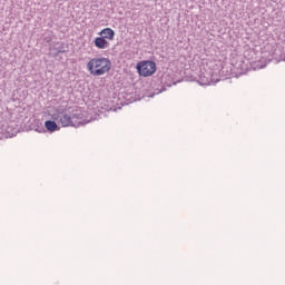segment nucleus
Returning <instances> with one entry per match:
<instances>
[{
  "mask_svg": "<svg viewBox=\"0 0 285 285\" xmlns=\"http://www.w3.org/2000/svg\"><path fill=\"white\" fill-rule=\"evenodd\" d=\"M75 118H76L75 116L70 117L68 116V114H65L59 118L58 124H60L62 128H68L70 126H73V127L80 126L81 122L75 121Z\"/></svg>",
  "mask_w": 285,
  "mask_h": 285,
  "instance_id": "obj_4",
  "label": "nucleus"
},
{
  "mask_svg": "<svg viewBox=\"0 0 285 285\" xmlns=\"http://www.w3.org/2000/svg\"><path fill=\"white\" fill-rule=\"evenodd\" d=\"M52 119H55V121H57V119H59V117L52 116Z\"/></svg>",
  "mask_w": 285,
  "mask_h": 285,
  "instance_id": "obj_6",
  "label": "nucleus"
},
{
  "mask_svg": "<svg viewBox=\"0 0 285 285\" xmlns=\"http://www.w3.org/2000/svg\"><path fill=\"white\" fill-rule=\"evenodd\" d=\"M136 68L140 77H153V73L157 72V63L150 60H142L138 62Z\"/></svg>",
  "mask_w": 285,
  "mask_h": 285,
  "instance_id": "obj_3",
  "label": "nucleus"
},
{
  "mask_svg": "<svg viewBox=\"0 0 285 285\" xmlns=\"http://www.w3.org/2000/svg\"><path fill=\"white\" fill-rule=\"evenodd\" d=\"M87 70L91 77H104L112 70V61L106 57L91 58L87 62Z\"/></svg>",
  "mask_w": 285,
  "mask_h": 285,
  "instance_id": "obj_1",
  "label": "nucleus"
},
{
  "mask_svg": "<svg viewBox=\"0 0 285 285\" xmlns=\"http://www.w3.org/2000/svg\"><path fill=\"white\" fill-rule=\"evenodd\" d=\"M45 128H47V130H49V132H55V130H59V126L57 125V122H55L52 120H47L45 122Z\"/></svg>",
  "mask_w": 285,
  "mask_h": 285,
  "instance_id": "obj_5",
  "label": "nucleus"
},
{
  "mask_svg": "<svg viewBox=\"0 0 285 285\" xmlns=\"http://www.w3.org/2000/svg\"><path fill=\"white\" fill-rule=\"evenodd\" d=\"M110 41H115V30L105 28L98 32V37L94 39L92 43L97 50H108Z\"/></svg>",
  "mask_w": 285,
  "mask_h": 285,
  "instance_id": "obj_2",
  "label": "nucleus"
}]
</instances>
